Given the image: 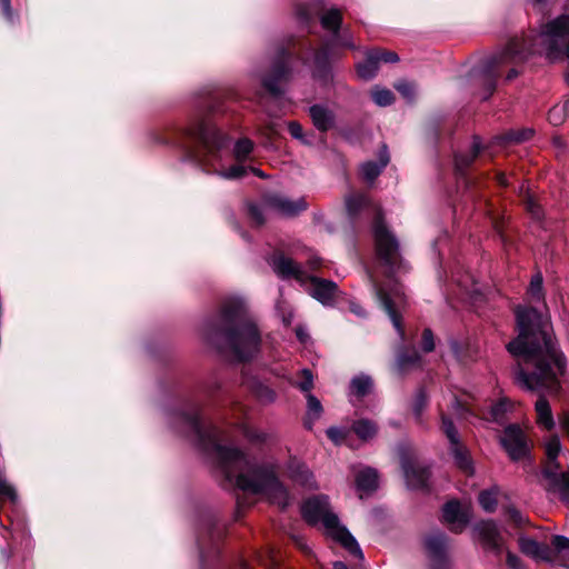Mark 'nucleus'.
Instances as JSON below:
<instances>
[{"instance_id": "obj_2", "label": "nucleus", "mask_w": 569, "mask_h": 569, "mask_svg": "<svg viewBox=\"0 0 569 569\" xmlns=\"http://www.w3.org/2000/svg\"><path fill=\"white\" fill-rule=\"evenodd\" d=\"M216 452L226 477L234 480L238 488L261 495L281 508L288 505V492L278 480L273 467L251 465L247 457L234 448L217 446Z\"/></svg>"}, {"instance_id": "obj_17", "label": "nucleus", "mask_w": 569, "mask_h": 569, "mask_svg": "<svg viewBox=\"0 0 569 569\" xmlns=\"http://www.w3.org/2000/svg\"><path fill=\"white\" fill-rule=\"evenodd\" d=\"M543 446L548 459V470L553 473L559 467L557 458L562 450L560 439L558 436H550L545 440Z\"/></svg>"}, {"instance_id": "obj_24", "label": "nucleus", "mask_w": 569, "mask_h": 569, "mask_svg": "<svg viewBox=\"0 0 569 569\" xmlns=\"http://www.w3.org/2000/svg\"><path fill=\"white\" fill-rule=\"evenodd\" d=\"M352 430L360 439L370 440L377 435L378 428L375 422L361 419L352 425Z\"/></svg>"}, {"instance_id": "obj_49", "label": "nucleus", "mask_w": 569, "mask_h": 569, "mask_svg": "<svg viewBox=\"0 0 569 569\" xmlns=\"http://www.w3.org/2000/svg\"><path fill=\"white\" fill-rule=\"evenodd\" d=\"M249 212H250L251 218L253 219V221L257 224H261L263 222L262 212L258 207L251 206L249 209Z\"/></svg>"}, {"instance_id": "obj_21", "label": "nucleus", "mask_w": 569, "mask_h": 569, "mask_svg": "<svg viewBox=\"0 0 569 569\" xmlns=\"http://www.w3.org/2000/svg\"><path fill=\"white\" fill-rule=\"evenodd\" d=\"M290 477L298 483L312 488L313 476L310 470L299 461H292L289 467Z\"/></svg>"}, {"instance_id": "obj_27", "label": "nucleus", "mask_w": 569, "mask_h": 569, "mask_svg": "<svg viewBox=\"0 0 569 569\" xmlns=\"http://www.w3.org/2000/svg\"><path fill=\"white\" fill-rule=\"evenodd\" d=\"M369 203V199L363 193H352L346 198V207L350 214H356L362 207Z\"/></svg>"}, {"instance_id": "obj_11", "label": "nucleus", "mask_w": 569, "mask_h": 569, "mask_svg": "<svg viewBox=\"0 0 569 569\" xmlns=\"http://www.w3.org/2000/svg\"><path fill=\"white\" fill-rule=\"evenodd\" d=\"M268 204L284 217H295L307 209V202L302 198L291 200L282 196H272L268 199Z\"/></svg>"}, {"instance_id": "obj_50", "label": "nucleus", "mask_w": 569, "mask_h": 569, "mask_svg": "<svg viewBox=\"0 0 569 569\" xmlns=\"http://www.w3.org/2000/svg\"><path fill=\"white\" fill-rule=\"evenodd\" d=\"M418 360V356L415 353L412 358H406L405 356H400L398 359V365L400 369H405L409 362H416Z\"/></svg>"}, {"instance_id": "obj_43", "label": "nucleus", "mask_w": 569, "mask_h": 569, "mask_svg": "<svg viewBox=\"0 0 569 569\" xmlns=\"http://www.w3.org/2000/svg\"><path fill=\"white\" fill-rule=\"evenodd\" d=\"M525 202H526V208L527 210L537 219H539L541 217V209L539 207L538 203H536L533 197L531 194H527L526 196V199H525Z\"/></svg>"}, {"instance_id": "obj_46", "label": "nucleus", "mask_w": 569, "mask_h": 569, "mask_svg": "<svg viewBox=\"0 0 569 569\" xmlns=\"http://www.w3.org/2000/svg\"><path fill=\"white\" fill-rule=\"evenodd\" d=\"M533 134V131L531 129L523 130L521 132L512 133L510 136V139L516 142H521L530 139Z\"/></svg>"}, {"instance_id": "obj_61", "label": "nucleus", "mask_w": 569, "mask_h": 569, "mask_svg": "<svg viewBox=\"0 0 569 569\" xmlns=\"http://www.w3.org/2000/svg\"><path fill=\"white\" fill-rule=\"evenodd\" d=\"M517 76V72L515 70H512L509 74H508V79H512Z\"/></svg>"}, {"instance_id": "obj_63", "label": "nucleus", "mask_w": 569, "mask_h": 569, "mask_svg": "<svg viewBox=\"0 0 569 569\" xmlns=\"http://www.w3.org/2000/svg\"><path fill=\"white\" fill-rule=\"evenodd\" d=\"M563 478H565V481H566V486L569 489V475H565Z\"/></svg>"}, {"instance_id": "obj_60", "label": "nucleus", "mask_w": 569, "mask_h": 569, "mask_svg": "<svg viewBox=\"0 0 569 569\" xmlns=\"http://www.w3.org/2000/svg\"><path fill=\"white\" fill-rule=\"evenodd\" d=\"M499 182H500L501 184H506V178H505V176H503V174L499 176Z\"/></svg>"}, {"instance_id": "obj_39", "label": "nucleus", "mask_w": 569, "mask_h": 569, "mask_svg": "<svg viewBox=\"0 0 569 569\" xmlns=\"http://www.w3.org/2000/svg\"><path fill=\"white\" fill-rule=\"evenodd\" d=\"M302 380L298 382V387L301 391L306 392L307 395L310 393V390L313 387V376L310 370L303 369L301 371Z\"/></svg>"}, {"instance_id": "obj_48", "label": "nucleus", "mask_w": 569, "mask_h": 569, "mask_svg": "<svg viewBox=\"0 0 569 569\" xmlns=\"http://www.w3.org/2000/svg\"><path fill=\"white\" fill-rule=\"evenodd\" d=\"M507 563L511 569H522L520 559L511 552L507 555Z\"/></svg>"}, {"instance_id": "obj_9", "label": "nucleus", "mask_w": 569, "mask_h": 569, "mask_svg": "<svg viewBox=\"0 0 569 569\" xmlns=\"http://www.w3.org/2000/svg\"><path fill=\"white\" fill-rule=\"evenodd\" d=\"M442 420V430L446 433L447 438L450 441V452L452 453L456 465L460 470H462L467 475L473 473V465L470 458L469 451L462 446L459 441L458 432L453 426V423L446 418L443 415L441 417Z\"/></svg>"}, {"instance_id": "obj_51", "label": "nucleus", "mask_w": 569, "mask_h": 569, "mask_svg": "<svg viewBox=\"0 0 569 569\" xmlns=\"http://www.w3.org/2000/svg\"><path fill=\"white\" fill-rule=\"evenodd\" d=\"M0 9L3 11V13L11 18V3L10 0H0Z\"/></svg>"}, {"instance_id": "obj_7", "label": "nucleus", "mask_w": 569, "mask_h": 569, "mask_svg": "<svg viewBox=\"0 0 569 569\" xmlns=\"http://www.w3.org/2000/svg\"><path fill=\"white\" fill-rule=\"evenodd\" d=\"M533 52L556 61L566 54L569 58V16L549 22L535 39Z\"/></svg>"}, {"instance_id": "obj_23", "label": "nucleus", "mask_w": 569, "mask_h": 569, "mask_svg": "<svg viewBox=\"0 0 569 569\" xmlns=\"http://www.w3.org/2000/svg\"><path fill=\"white\" fill-rule=\"evenodd\" d=\"M373 389L372 379L366 375L355 377L350 382V391L352 396L363 398Z\"/></svg>"}, {"instance_id": "obj_53", "label": "nucleus", "mask_w": 569, "mask_h": 569, "mask_svg": "<svg viewBox=\"0 0 569 569\" xmlns=\"http://www.w3.org/2000/svg\"><path fill=\"white\" fill-rule=\"evenodd\" d=\"M452 409L456 415H459V416L462 415L461 413L462 405L457 399H455V401L452 403Z\"/></svg>"}, {"instance_id": "obj_57", "label": "nucleus", "mask_w": 569, "mask_h": 569, "mask_svg": "<svg viewBox=\"0 0 569 569\" xmlns=\"http://www.w3.org/2000/svg\"><path fill=\"white\" fill-rule=\"evenodd\" d=\"M297 336H298V338H299V340H300V341H302V342H303V341L306 340V335H305V332L302 331V329H300V328H299V329H297Z\"/></svg>"}, {"instance_id": "obj_54", "label": "nucleus", "mask_w": 569, "mask_h": 569, "mask_svg": "<svg viewBox=\"0 0 569 569\" xmlns=\"http://www.w3.org/2000/svg\"><path fill=\"white\" fill-rule=\"evenodd\" d=\"M319 263H320V259H318V258H316V259H311V260L309 261V266H310V268H312V269L317 268V267L319 266Z\"/></svg>"}, {"instance_id": "obj_13", "label": "nucleus", "mask_w": 569, "mask_h": 569, "mask_svg": "<svg viewBox=\"0 0 569 569\" xmlns=\"http://www.w3.org/2000/svg\"><path fill=\"white\" fill-rule=\"evenodd\" d=\"M519 547L527 556L537 560L553 562V551L547 545H540L533 539L522 537L519 539Z\"/></svg>"}, {"instance_id": "obj_20", "label": "nucleus", "mask_w": 569, "mask_h": 569, "mask_svg": "<svg viewBox=\"0 0 569 569\" xmlns=\"http://www.w3.org/2000/svg\"><path fill=\"white\" fill-rule=\"evenodd\" d=\"M310 117L317 129L327 131L333 123V117L329 110L320 106L310 108Z\"/></svg>"}, {"instance_id": "obj_19", "label": "nucleus", "mask_w": 569, "mask_h": 569, "mask_svg": "<svg viewBox=\"0 0 569 569\" xmlns=\"http://www.w3.org/2000/svg\"><path fill=\"white\" fill-rule=\"evenodd\" d=\"M289 69L287 64L277 66L273 70L272 76L263 80V86L272 94L281 92L280 83L288 78Z\"/></svg>"}, {"instance_id": "obj_59", "label": "nucleus", "mask_w": 569, "mask_h": 569, "mask_svg": "<svg viewBox=\"0 0 569 569\" xmlns=\"http://www.w3.org/2000/svg\"><path fill=\"white\" fill-rule=\"evenodd\" d=\"M247 437L250 438V439H259V437L257 435H253V433H250V432H246Z\"/></svg>"}, {"instance_id": "obj_55", "label": "nucleus", "mask_w": 569, "mask_h": 569, "mask_svg": "<svg viewBox=\"0 0 569 569\" xmlns=\"http://www.w3.org/2000/svg\"><path fill=\"white\" fill-rule=\"evenodd\" d=\"M333 569H348L347 566L341 561H336L333 563Z\"/></svg>"}, {"instance_id": "obj_35", "label": "nucleus", "mask_w": 569, "mask_h": 569, "mask_svg": "<svg viewBox=\"0 0 569 569\" xmlns=\"http://www.w3.org/2000/svg\"><path fill=\"white\" fill-rule=\"evenodd\" d=\"M307 405H308V418L317 419L320 417L322 412V406L320 401L311 393L307 395Z\"/></svg>"}, {"instance_id": "obj_33", "label": "nucleus", "mask_w": 569, "mask_h": 569, "mask_svg": "<svg viewBox=\"0 0 569 569\" xmlns=\"http://www.w3.org/2000/svg\"><path fill=\"white\" fill-rule=\"evenodd\" d=\"M553 562L557 561L558 555L569 551V538L563 536H555L552 538Z\"/></svg>"}, {"instance_id": "obj_22", "label": "nucleus", "mask_w": 569, "mask_h": 569, "mask_svg": "<svg viewBox=\"0 0 569 569\" xmlns=\"http://www.w3.org/2000/svg\"><path fill=\"white\" fill-rule=\"evenodd\" d=\"M356 483L359 491L369 492L375 490L378 483L377 472L370 468L362 469L356 477Z\"/></svg>"}, {"instance_id": "obj_37", "label": "nucleus", "mask_w": 569, "mask_h": 569, "mask_svg": "<svg viewBox=\"0 0 569 569\" xmlns=\"http://www.w3.org/2000/svg\"><path fill=\"white\" fill-rule=\"evenodd\" d=\"M427 396L425 395L423 391H420L416 399H415V402H413V407H412V410H413V413L416 416V419L421 422V417H422V413L427 407Z\"/></svg>"}, {"instance_id": "obj_10", "label": "nucleus", "mask_w": 569, "mask_h": 569, "mask_svg": "<svg viewBox=\"0 0 569 569\" xmlns=\"http://www.w3.org/2000/svg\"><path fill=\"white\" fill-rule=\"evenodd\" d=\"M475 532L477 535V539L486 549L493 550L497 552L501 550L502 539L493 522H480L475 528Z\"/></svg>"}, {"instance_id": "obj_29", "label": "nucleus", "mask_w": 569, "mask_h": 569, "mask_svg": "<svg viewBox=\"0 0 569 569\" xmlns=\"http://www.w3.org/2000/svg\"><path fill=\"white\" fill-rule=\"evenodd\" d=\"M253 150V142L247 138L237 141L233 156L238 161H244Z\"/></svg>"}, {"instance_id": "obj_58", "label": "nucleus", "mask_w": 569, "mask_h": 569, "mask_svg": "<svg viewBox=\"0 0 569 569\" xmlns=\"http://www.w3.org/2000/svg\"><path fill=\"white\" fill-rule=\"evenodd\" d=\"M291 321H292V315H291V313H289V316H288V317H283V322H284L287 326H289V325L291 323Z\"/></svg>"}, {"instance_id": "obj_31", "label": "nucleus", "mask_w": 569, "mask_h": 569, "mask_svg": "<svg viewBox=\"0 0 569 569\" xmlns=\"http://www.w3.org/2000/svg\"><path fill=\"white\" fill-rule=\"evenodd\" d=\"M480 152V141L479 139H475L472 143V148L469 154H461L456 157V166L459 170L467 168L479 154Z\"/></svg>"}, {"instance_id": "obj_14", "label": "nucleus", "mask_w": 569, "mask_h": 569, "mask_svg": "<svg viewBox=\"0 0 569 569\" xmlns=\"http://www.w3.org/2000/svg\"><path fill=\"white\" fill-rule=\"evenodd\" d=\"M402 469L408 487L419 489L427 486L429 479L428 469L412 462H403Z\"/></svg>"}, {"instance_id": "obj_16", "label": "nucleus", "mask_w": 569, "mask_h": 569, "mask_svg": "<svg viewBox=\"0 0 569 569\" xmlns=\"http://www.w3.org/2000/svg\"><path fill=\"white\" fill-rule=\"evenodd\" d=\"M536 422L545 430H551L555 427V419L548 400L540 397L535 405Z\"/></svg>"}, {"instance_id": "obj_44", "label": "nucleus", "mask_w": 569, "mask_h": 569, "mask_svg": "<svg viewBox=\"0 0 569 569\" xmlns=\"http://www.w3.org/2000/svg\"><path fill=\"white\" fill-rule=\"evenodd\" d=\"M421 346L426 352H430L435 349L433 335L430 329L423 330Z\"/></svg>"}, {"instance_id": "obj_62", "label": "nucleus", "mask_w": 569, "mask_h": 569, "mask_svg": "<svg viewBox=\"0 0 569 569\" xmlns=\"http://www.w3.org/2000/svg\"><path fill=\"white\" fill-rule=\"evenodd\" d=\"M253 173L259 176V177H262V172L259 170V169H252Z\"/></svg>"}, {"instance_id": "obj_12", "label": "nucleus", "mask_w": 569, "mask_h": 569, "mask_svg": "<svg viewBox=\"0 0 569 569\" xmlns=\"http://www.w3.org/2000/svg\"><path fill=\"white\" fill-rule=\"evenodd\" d=\"M443 520L450 526L451 530L459 532L467 525L469 517L459 502L450 501L443 507Z\"/></svg>"}, {"instance_id": "obj_26", "label": "nucleus", "mask_w": 569, "mask_h": 569, "mask_svg": "<svg viewBox=\"0 0 569 569\" xmlns=\"http://www.w3.org/2000/svg\"><path fill=\"white\" fill-rule=\"evenodd\" d=\"M379 68V63L375 59L371 52L367 54V58L363 62L359 63L357 67V72L359 77L362 79H371L376 76Z\"/></svg>"}, {"instance_id": "obj_25", "label": "nucleus", "mask_w": 569, "mask_h": 569, "mask_svg": "<svg viewBox=\"0 0 569 569\" xmlns=\"http://www.w3.org/2000/svg\"><path fill=\"white\" fill-rule=\"evenodd\" d=\"M342 16L338 9H329L321 16V26L323 29L332 32H337L341 24Z\"/></svg>"}, {"instance_id": "obj_40", "label": "nucleus", "mask_w": 569, "mask_h": 569, "mask_svg": "<svg viewBox=\"0 0 569 569\" xmlns=\"http://www.w3.org/2000/svg\"><path fill=\"white\" fill-rule=\"evenodd\" d=\"M327 436L336 443V445H340L342 443L347 436H348V431L342 429V428H338V427H331L327 430Z\"/></svg>"}, {"instance_id": "obj_5", "label": "nucleus", "mask_w": 569, "mask_h": 569, "mask_svg": "<svg viewBox=\"0 0 569 569\" xmlns=\"http://www.w3.org/2000/svg\"><path fill=\"white\" fill-rule=\"evenodd\" d=\"M305 520L310 525L321 523L327 533L339 541L349 552L363 559V553L350 532L340 525L336 513L330 509L328 498L318 496L306 500L301 507Z\"/></svg>"}, {"instance_id": "obj_18", "label": "nucleus", "mask_w": 569, "mask_h": 569, "mask_svg": "<svg viewBox=\"0 0 569 569\" xmlns=\"http://www.w3.org/2000/svg\"><path fill=\"white\" fill-rule=\"evenodd\" d=\"M389 157L387 154L386 149H383L379 162L367 161L361 166V174L365 180L373 181L382 171V169L388 164Z\"/></svg>"}, {"instance_id": "obj_28", "label": "nucleus", "mask_w": 569, "mask_h": 569, "mask_svg": "<svg viewBox=\"0 0 569 569\" xmlns=\"http://www.w3.org/2000/svg\"><path fill=\"white\" fill-rule=\"evenodd\" d=\"M426 545H427L429 552L432 556L438 557L445 550L447 541L442 533H436V535L430 536L427 539Z\"/></svg>"}, {"instance_id": "obj_8", "label": "nucleus", "mask_w": 569, "mask_h": 569, "mask_svg": "<svg viewBox=\"0 0 569 569\" xmlns=\"http://www.w3.org/2000/svg\"><path fill=\"white\" fill-rule=\"evenodd\" d=\"M500 443L511 460H520L527 457L529 452V442L523 430L517 425H510L505 428Z\"/></svg>"}, {"instance_id": "obj_1", "label": "nucleus", "mask_w": 569, "mask_h": 569, "mask_svg": "<svg viewBox=\"0 0 569 569\" xmlns=\"http://www.w3.org/2000/svg\"><path fill=\"white\" fill-rule=\"evenodd\" d=\"M516 318L518 337L507 345V350L533 367L528 373L518 365L516 381L528 390L555 389L557 377L565 373L566 358L556 346L548 320L536 309L526 307H517Z\"/></svg>"}, {"instance_id": "obj_56", "label": "nucleus", "mask_w": 569, "mask_h": 569, "mask_svg": "<svg viewBox=\"0 0 569 569\" xmlns=\"http://www.w3.org/2000/svg\"><path fill=\"white\" fill-rule=\"evenodd\" d=\"M351 311L356 315H362L361 308L357 305H351Z\"/></svg>"}, {"instance_id": "obj_47", "label": "nucleus", "mask_w": 569, "mask_h": 569, "mask_svg": "<svg viewBox=\"0 0 569 569\" xmlns=\"http://www.w3.org/2000/svg\"><path fill=\"white\" fill-rule=\"evenodd\" d=\"M288 130L293 138L302 139V127L298 122H290Z\"/></svg>"}, {"instance_id": "obj_42", "label": "nucleus", "mask_w": 569, "mask_h": 569, "mask_svg": "<svg viewBox=\"0 0 569 569\" xmlns=\"http://www.w3.org/2000/svg\"><path fill=\"white\" fill-rule=\"evenodd\" d=\"M372 56L375 57V59L377 60V62H396L398 61V56L397 53L395 52H391V51H380V50H375V51H371Z\"/></svg>"}, {"instance_id": "obj_41", "label": "nucleus", "mask_w": 569, "mask_h": 569, "mask_svg": "<svg viewBox=\"0 0 569 569\" xmlns=\"http://www.w3.org/2000/svg\"><path fill=\"white\" fill-rule=\"evenodd\" d=\"M220 174L227 179H237L246 174V168L241 164H234Z\"/></svg>"}, {"instance_id": "obj_15", "label": "nucleus", "mask_w": 569, "mask_h": 569, "mask_svg": "<svg viewBox=\"0 0 569 569\" xmlns=\"http://www.w3.org/2000/svg\"><path fill=\"white\" fill-rule=\"evenodd\" d=\"M199 136L203 146L210 152L223 148L227 142V139L222 132L213 126L201 127Z\"/></svg>"}, {"instance_id": "obj_36", "label": "nucleus", "mask_w": 569, "mask_h": 569, "mask_svg": "<svg viewBox=\"0 0 569 569\" xmlns=\"http://www.w3.org/2000/svg\"><path fill=\"white\" fill-rule=\"evenodd\" d=\"M479 503L483 510L488 512L493 511L497 505L496 495L492 491H482L479 495Z\"/></svg>"}, {"instance_id": "obj_6", "label": "nucleus", "mask_w": 569, "mask_h": 569, "mask_svg": "<svg viewBox=\"0 0 569 569\" xmlns=\"http://www.w3.org/2000/svg\"><path fill=\"white\" fill-rule=\"evenodd\" d=\"M273 271L282 279H296L307 292L321 302L331 305L338 293V287L333 281L308 276L302 268L291 258L276 254L271 260Z\"/></svg>"}, {"instance_id": "obj_3", "label": "nucleus", "mask_w": 569, "mask_h": 569, "mask_svg": "<svg viewBox=\"0 0 569 569\" xmlns=\"http://www.w3.org/2000/svg\"><path fill=\"white\" fill-rule=\"evenodd\" d=\"M375 239L378 257L388 277V282L377 284V296L395 328L401 332L400 318L396 309L405 302V293L400 286L392 283L391 279L402 267L399 244L380 220L375 224Z\"/></svg>"}, {"instance_id": "obj_64", "label": "nucleus", "mask_w": 569, "mask_h": 569, "mask_svg": "<svg viewBox=\"0 0 569 569\" xmlns=\"http://www.w3.org/2000/svg\"><path fill=\"white\" fill-rule=\"evenodd\" d=\"M493 89H495L493 83H490V86H489V88H488V94H491V93H492V91H493Z\"/></svg>"}, {"instance_id": "obj_38", "label": "nucleus", "mask_w": 569, "mask_h": 569, "mask_svg": "<svg viewBox=\"0 0 569 569\" xmlns=\"http://www.w3.org/2000/svg\"><path fill=\"white\" fill-rule=\"evenodd\" d=\"M395 88H396V90H398L403 96V98H406L408 100H411L415 97L416 87L411 82H408V81H405V80L398 81L395 84Z\"/></svg>"}, {"instance_id": "obj_4", "label": "nucleus", "mask_w": 569, "mask_h": 569, "mask_svg": "<svg viewBox=\"0 0 569 569\" xmlns=\"http://www.w3.org/2000/svg\"><path fill=\"white\" fill-rule=\"evenodd\" d=\"M221 322L229 327L224 336L226 355L237 361L251 359L259 350L260 335L254 323L247 318L243 301H226L221 310Z\"/></svg>"}, {"instance_id": "obj_32", "label": "nucleus", "mask_w": 569, "mask_h": 569, "mask_svg": "<svg viewBox=\"0 0 569 569\" xmlns=\"http://www.w3.org/2000/svg\"><path fill=\"white\" fill-rule=\"evenodd\" d=\"M371 97L376 104L380 107L390 106L395 100L393 93L390 90L379 87L372 89Z\"/></svg>"}, {"instance_id": "obj_52", "label": "nucleus", "mask_w": 569, "mask_h": 569, "mask_svg": "<svg viewBox=\"0 0 569 569\" xmlns=\"http://www.w3.org/2000/svg\"><path fill=\"white\" fill-rule=\"evenodd\" d=\"M503 411H505V402H503V401H501V402L497 403V405L492 408V416H493V418H495V419H497V418H498V416H499L500 413H502Z\"/></svg>"}, {"instance_id": "obj_34", "label": "nucleus", "mask_w": 569, "mask_h": 569, "mask_svg": "<svg viewBox=\"0 0 569 569\" xmlns=\"http://www.w3.org/2000/svg\"><path fill=\"white\" fill-rule=\"evenodd\" d=\"M528 295L530 296V298L532 300L542 299L543 293H542V277H541V274H536L532 277L529 289H528Z\"/></svg>"}, {"instance_id": "obj_45", "label": "nucleus", "mask_w": 569, "mask_h": 569, "mask_svg": "<svg viewBox=\"0 0 569 569\" xmlns=\"http://www.w3.org/2000/svg\"><path fill=\"white\" fill-rule=\"evenodd\" d=\"M507 517L518 526H520L525 522L523 516L516 508H508Z\"/></svg>"}, {"instance_id": "obj_30", "label": "nucleus", "mask_w": 569, "mask_h": 569, "mask_svg": "<svg viewBox=\"0 0 569 569\" xmlns=\"http://www.w3.org/2000/svg\"><path fill=\"white\" fill-rule=\"evenodd\" d=\"M569 102H565L562 104H556L548 112V121L553 126H559L563 123L567 111H568Z\"/></svg>"}]
</instances>
